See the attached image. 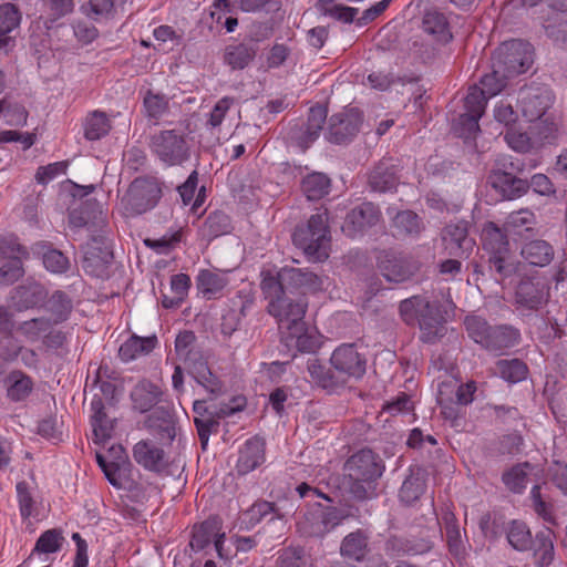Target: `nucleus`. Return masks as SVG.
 Instances as JSON below:
<instances>
[{"label":"nucleus","mask_w":567,"mask_h":567,"mask_svg":"<svg viewBox=\"0 0 567 567\" xmlns=\"http://www.w3.org/2000/svg\"><path fill=\"white\" fill-rule=\"evenodd\" d=\"M282 276L284 272L277 277L271 271H262L260 288L269 300L268 313L276 318L278 324L287 326L305 318L308 302L305 298L292 300L285 295L284 282L288 279Z\"/></svg>","instance_id":"obj_1"},{"label":"nucleus","mask_w":567,"mask_h":567,"mask_svg":"<svg viewBox=\"0 0 567 567\" xmlns=\"http://www.w3.org/2000/svg\"><path fill=\"white\" fill-rule=\"evenodd\" d=\"M384 466L368 449L351 455L344 463V473L351 481L350 491L358 498H367L373 492L372 484L382 475Z\"/></svg>","instance_id":"obj_2"},{"label":"nucleus","mask_w":567,"mask_h":567,"mask_svg":"<svg viewBox=\"0 0 567 567\" xmlns=\"http://www.w3.org/2000/svg\"><path fill=\"white\" fill-rule=\"evenodd\" d=\"M293 244L315 261L329 257L330 233L327 210L311 215L306 226L296 228Z\"/></svg>","instance_id":"obj_3"},{"label":"nucleus","mask_w":567,"mask_h":567,"mask_svg":"<svg viewBox=\"0 0 567 567\" xmlns=\"http://www.w3.org/2000/svg\"><path fill=\"white\" fill-rule=\"evenodd\" d=\"M483 248L488 254L489 269L504 279L518 270L519 264L509 249L506 234L494 223H485L482 229Z\"/></svg>","instance_id":"obj_4"},{"label":"nucleus","mask_w":567,"mask_h":567,"mask_svg":"<svg viewBox=\"0 0 567 567\" xmlns=\"http://www.w3.org/2000/svg\"><path fill=\"white\" fill-rule=\"evenodd\" d=\"M111 453L115 454L113 461H106L101 454L96 455L99 466L102 468L110 484L116 489L127 492V497L135 503H143L147 499L146 486L140 482L124 476L127 466H130L127 455L124 449L118 445L112 447Z\"/></svg>","instance_id":"obj_5"},{"label":"nucleus","mask_w":567,"mask_h":567,"mask_svg":"<svg viewBox=\"0 0 567 567\" xmlns=\"http://www.w3.org/2000/svg\"><path fill=\"white\" fill-rule=\"evenodd\" d=\"M533 63V49L522 40L502 43L493 55V72L489 75L515 76L526 72Z\"/></svg>","instance_id":"obj_6"},{"label":"nucleus","mask_w":567,"mask_h":567,"mask_svg":"<svg viewBox=\"0 0 567 567\" xmlns=\"http://www.w3.org/2000/svg\"><path fill=\"white\" fill-rule=\"evenodd\" d=\"M152 154L166 166L183 164L189 157L186 135L178 130H162L150 140Z\"/></svg>","instance_id":"obj_7"},{"label":"nucleus","mask_w":567,"mask_h":567,"mask_svg":"<svg viewBox=\"0 0 567 567\" xmlns=\"http://www.w3.org/2000/svg\"><path fill=\"white\" fill-rule=\"evenodd\" d=\"M455 306L452 300L444 302L429 301L420 303L417 323L422 331V339L426 342H434L445 331V323L454 315Z\"/></svg>","instance_id":"obj_8"},{"label":"nucleus","mask_w":567,"mask_h":567,"mask_svg":"<svg viewBox=\"0 0 567 567\" xmlns=\"http://www.w3.org/2000/svg\"><path fill=\"white\" fill-rule=\"evenodd\" d=\"M493 80H495V75L486 74L481 81V86L474 85L468 89L465 96L466 113L461 116V120L468 126L470 134L478 131V120L485 111L487 99L503 90V83L498 80L495 86H491L489 82Z\"/></svg>","instance_id":"obj_9"},{"label":"nucleus","mask_w":567,"mask_h":567,"mask_svg":"<svg viewBox=\"0 0 567 567\" xmlns=\"http://www.w3.org/2000/svg\"><path fill=\"white\" fill-rule=\"evenodd\" d=\"M161 194L162 190L156 181L138 177L131 183L122 203L131 215H141L156 206Z\"/></svg>","instance_id":"obj_10"},{"label":"nucleus","mask_w":567,"mask_h":567,"mask_svg":"<svg viewBox=\"0 0 567 567\" xmlns=\"http://www.w3.org/2000/svg\"><path fill=\"white\" fill-rule=\"evenodd\" d=\"M330 364L340 385L350 379L362 378L367 370V359L354 343H342L337 347L331 353Z\"/></svg>","instance_id":"obj_11"},{"label":"nucleus","mask_w":567,"mask_h":567,"mask_svg":"<svg viewBox=\"0 0 567 567\" xmlns=\"http://www.w3.org/2000/svg\"><path fill=\"white\" fill-rule=\"evenodd\" d=\"M362 114L357 107L344 109L329 120L327 138L334 144L350 141L360 128Z\"/></svg>","instance_id":"obj_12"},{"label":"nucleus","mask_w":567,"mask_h":567,"mask_svg":"<svg viewBox=\"0 0 567 567\" xmlns=\"http://www.w3.org/2000/svg\"><path fill=\"white\" fill-rule=\"evenodd\" d=\"M551 103L553 96L545 86H529L519 91L518 105L528 122H535L545 116Z\"/></svg>","instance_id":"obj_13"},{"label":"nucleus","mask_w":567,"mask_h":567,"mask_svg":"<svg viewBox=\"0 0 567 567\" xmlns=\"http://www.w3.org/2000/svg\"><path fill=\"white\" fill-rule=\"evenodd\" d=\"M212 542H214L218 556L223 558L225 533H221V522L218 517H210L195 525L189 545L193 550L199 551L206 548Z\"/></svg>","instance_id":"obj_14"},{"label":"nucleus","mask_w":567,"mask_h":567,"mask_svg":"<svg viewBox=\"0 0 567 567\" xmlns=\"http://www.w3.org/2000/svg\"><path fill=\"white\" fill-rule=\"evenodd\" d=\"M380 220V210L372 203H362L354 207L346 217L342 231L351 238H355L365 229L374 226Z\"/></svg>","instance_id":"obj_15"},{"label":"nucleus","mask_w":567,"mask_h":567,"mask_svg":"<svg viewBox=\"0 0 567 567\" xmlns=\"http://www.w3.org/2000/svg\"><path fill=\"white\" fill-rule=\"evenodd\" d=\"M280 329L287 330V340H295V346L299 352L316 353L322 346V336L316 328H308L303 318L298 322L281 326Z\"/></svg>","instance_id":"obj_16"},{"label":"nucleus","mask_w":567,"mask_h":567,"mask_svg":"<svg viewBox=\"0 0 567 567\" xmlns=\"http://www.w3.org/2000/svg\"><path fill=\"white\" fill-rule=\"evenodd\" d=\"M35 382L21 369L10 370L2 379V388L9 402L27 401L34 391Z\"/></svg>","instance_id":"obj_17"},{"label":"nucleus","mask_w":567,"mask_h":567,"mask_svg":"<svg viewBox=\"0 0 567 567\" xmlns=\"http://www.w3.org/2000/svg\"><path fill=\"white\" fill-rule=\"evenodd\" d=\"M190 377L199 384L210 398H217L224 393V382L213 372L209 365V354L193 359V363L187 365Z\"/></svg>","instance_id":"obj_18"},{"label":"nucleus","mask_w":567,"mask_h":567,"mask_svg":"<svg viewBox=\"0 0 567 567\" xmlns=\"http://www.w3.org/2000/svg\"><path fill=\"white\" fill-rule=\"evenodd\" d=\"M133 457L138 465L154 473H162L168 465L164 450L151 441L137 442Z\"/></svg>","instance_id":"obj_19"},{"label":"nucleus","mask_w":567,"mask_h":567,"mask_svg":"<svg viewBox=\"0 0 567 567\" xmlns=\"http://www.w3.org/2000/svg\"><path fill=\"white\" fill-rule=\"evenodd\" d=\"M266 461L265 441L259 436L248 439L239 451L236 471L239 475H246Z\"/></svg>","instance_id":"obj_20"},{"label":"nucleus","mask_w":567,"mask_h":567,"mask_svg":"<svg viewBox=\"0 0 567 567\" xmlns=\"http://www.w3.org/2000/svg\"><path fill=\"white\" fill-rule=\"evenodd\" d=\"M443 240L450 254L455 256L468 255L475 245V241L468 237L465 221L447 225L443 231Z\"/></svg>","instance_id":"obj_21"},{"label":"nucleus","mask_w":567,"mask_h":567,"mask_svg":"<svg viewBox=\"0 0 567 567\" xmlns=\"http://www.w3.org/2000/svg\"><path fill=\"white\" fill-rule=\"evenodd\" d=\"M228 284L229 279L226 272L210 269L199 270L196 277L197 290L207 300L221 297Z\"/></svg>","instance_id":"obj_22"},{"label":"nucleus","mask_w":567,"mask_h":567,"mask_svg":"<svg viewBox=\"0 0 567 567\" xmlns=\"http://www.w3.org/2000/svg\"><path fill=\"white\" fill-rule=\"evenodd\" d=\"M157 346L158 339L154 334L148 337L133 334L120 346L118 358L127 363L148 355Z\"/></svg>","instance_id":"obj_23"},{"label":"nucleus","mask_w":567,"mask_h":567,"mask_svg":"<svg viewBox=\"0 0 567 567\" xmlns=\"http://www.w3.org/2000/svg\"><path fill=\"white\" fill-rule=\"evenodd\" d=\"M548 290L544 282L524 280L516 290V302L526 309H538L547 301Z\"/></svg>","instance_id":"obj_24"},{"label":"nucleus","mask_w":567,"mask_h":567,"mask_svg":"<svg viewBox=\"0 0 567 567\" xmlns=\"http://www.w3.org/2000/svg\"><path fill=\"white\" fill-rule=\"evenodd\" d=\"M370 553L369 535L363 529L348 534L341 542L340 554L352 561H363Z\"/></svg>","instance_id":"obj_25"},{"label":"nucleus","mask_w":567,"mask_h":567,"mask_svg":"<svg viewBox=\"0 0 567 567\" xmlns=\"http://www.w3.org/2000/svg\"><path fill=\"white\" fill-rule=\"evenodd\" d=\"M83 135L84 138L94 142L105 137L111 128L112 124L106 113L100 110L89 112L83 120Z\"/></svg>","instance_id":"obj_26"},{"label":"nucleus","mask_w":567,"mask_h":567,"mask_svg":"<svg viewBox=\"0 0 567 567\" xmlns=\"http://www.w3.org/2000/svg\"><path fill=\"white\" fill-rule=\"evenodd\" d=\"M284 279L295 288L300 289L305 295L307 292H317L323 289V279L318 275L299 268L284 270Z\"/></svg>","instance_id":"obj_27"},{"label":"nucleus","mask_w":567,"mask_h":567,"mask_svg":"<svg viewBox=\"0 0 567 567\" xmlns=\"http://www.w3.org/2000/svg\"><path fill=\"white\" fill-rule=\"evenodd\" d=\"M422 25L423 30L439 42L446 43L452 39L446 17L436 10H429L424 14Z\"/></svg>","instance_id":"obj_28"},{"label":"nucleus","mask_w":567,"mask_h":567,"mask_svg":"<svg viewBox=\"0 0 567 567\" xmlns=\"http://www.w3.org/2000/svg\"><path fill=\"white\" fill-rule=\"evenodd\" d=\"M520 254L528 264L538 267L547 266L554 258L553 247L547 241L540 239L526 243Z\"/></svg>","instance_id":"obj_29"},{"label":"nucleus","mask_w":567,"mask_h":567,"mask_svg":"<svg viewBox=\"0 0 567 567\" xmlns=\"http://www.w3.org/2000/svg\"><path fill=\"white\" fill-rule=\"evenodd\" d=\"M190 278L186 274H177L171 278V296L163 295L162 306L166 309L181 307L188 295Z\"/></svg>","instance_id":"obj_30"},{"label":"nucleus","mask_w":567,"mask_h":567,"mask_svg":"<svg viewBox=\"0 0 567 567\" xmlns=\"http://www.w3.org/2000/svg\"><path fill=\"white\" fill-rule=\"evenodd\" d=\"M331 179L323 173L308 174L301 182V190L308 200H319L329 194Z\"/></svg>","instance_id":"obj_31"},{"label":"nucleus","mask_w":567,"mask_h":567,"mask_svg":"<svg viewBox=\"0 0 567 567\" xmlns=\"http://www.w3.org/2000/svg\"><path fill=\"white\" fill-rule=\"evenodd\" d=\"M91 423L93 427V433L96 440L103 442L111 437L112 434V425L107 420V415L105 412V406L102 398L94 396L91 401Z\"/></svg>","instance_id":"obj_32"},{"label":"nucleus","mask_w":567,"mask_h":567,"mask_svg":"<svg viewBox=\"0 0 567 567\" xmlns=\"http://www.w3.org/2000/svg\"><path fill=\"white\" fill-rule=\"evenodd\" d=\"M256 53L257 48L254 44L228 45L225 51V62L234 70H241L254 60Z\"/></svg>","instance_id":"obj_33"},{"label":"nucleus","mask_w":567,"mask_h":567,"mask_svg":"<svg viewBox=\"0 0 567 567\" xmlns=\"http://www.w3.org/2000/svg\"><path fill=\"white\" fill-rule=\"evenodd\" d=\"M113 255L107 247H89L84 252L83 268L86 272L100 276L110 264Z\"/></svg>","instance_id":"obj_34"},{"label":"nucleus","mask_w":567,"mask_h":567,"mask_svg":"<svg viewBox=\"0 0 567 567\" xmlns=\"http://www.w3.org/2000/svg\"><path fill=\"white\" fill-rule=\"evenodd\" d=\"M63 532L60 528H51L43 532L35 542L29 559L34 555L55 554L61 550L64 544Z\"/></svg>","instance_id":"obj_35"},{"label":"nucleus","mask_w":567,"mask_h":567,"mask_svg":"<svg viewBox=\"0 0 567 567\" xmlns=\"http://www.w3.org/2000/svg\"><path fill=\"white\" fill-rule=\"evenodd\" d=\"M519 332L512 327H494L484 346L485 349L497 351L517 344Z\"/></svg>","instance_id":"obj_36"},{"label":"nucleus","mask_w":567,"mask_h":567,"mask_svg":"<svg viewBox=\"0 0 567 567\" xmlns=\"http://www.w3.org/2000/svg\"><path fill=\"white\" fill-rule=\"evenodd\" d=\"M196 336L193 331H182L175 340V351L177 355L185 361L187 365L193 363V359H198L207 354L195 347Z\"/></svg>","instance_id":"obj_37"},{"label":"nucleus","mask_w":567,"mask_h":567,"mask_svg":"<svg viewBox=\"0 0 567 567\" xmlns=\"http://www.w3.org/2000/svg\"><path fill=\"white\" fill-rule=\"evenodd\" d=\"M131 396L135 409L147 412L159 401L161 391L152 383H142L134 388Z\"/></svg>","instance_id":"obj_38"},{"label":"nucleus","mask_w":567,"mask_h":567,"mask_svg":"<svg viewBox=\"0 0 567 567\" xmlns=\"http://www.w3.org/2000/svg\"><path fill=\"white\" fill-rule=\"evenodd\" d=\"M308 372L312 381L323 389H334L339 386L336 371L323 365L318 359H310L307 364Z\"/></svg>","instance_id":"obj_39"},{"label":"nucleus","mask_w":567,"mask_h":567,"mask_svg":"<svg viewBox=\"0 0 567 567\" xmlns=\"http://www.w3.org/2000/svg\"><path fill=\"white\" fill-rule=\"evenodd\" d=\"M50 321L51 319L45 317L32 318L20 322L17 331L25 341L34 343L42 340L44 333L49 332Z\"/></svg>","instance_id":"obj_40"},{"label":"nucleus","mask_w":567,"mask_h":567,"mask_svg":"<svg viewBox=\"0 0 567 567\" xmlns=\"http://www.w3.org/2000/svg\"><path fill=\"white\" fill-rule=\"evenodd\" d=\"M529 549H533L535 564L539 567L549 565L554 559V545L549 532L536 535Z\"/></svg>","instance_id":"obj_41"},{"label":"nucleus","mask_w":567,"mask_h":567,"mask_svg":"<svg viewBox=\"0 0 567 567\" xmlns=\"http://www.w3.org/2000/svg\"><path fill=\"white\" fill-rule=\"evenodd\" d=\"M530 123V134L534 136L536 146L551 143L557 138L558 124L549 116L545 115L540 120Z\"/></svg>","instance_id":"obj_42"},{"label":"nucleus","mask_w":567,"mask_h":567,"mask_svg":"<svg viewBox=\"0 0 567 567\" xmlns=\"http://www.w3.org/2000/svg\"><path fill=\"white\" fill-rule=\"evenodd\" d=\"M328 115V111L322 105H315L309 110L306 131L303 133V142L306 144L312 143L319 137Z\"/></svg>","instance_id":"obj_43"},{"label":"nucleus","mask_w":567,"mask_h":567,"mask_svg":"<svg viewBox=\"0 0 567 567\" xmlns=\"http://www.w3.org/2000/svg\"><path fill=\"white\" fill-rule=\"evenodd\" d=\"M74 10L73 0H44L43 13L45 24L58 22L60 19L71 14Z\"/></svg>","instance_id":"obj_44"},{"label":"nucleus","mask_w":567,"mask_h":567,"mask_svg":"<svg viewBox=\"0 0 567 567\" xmlns=\"http://www.w3.org/2000/svg\"><path fill=\"white\" fill-rule=\"evenodd\" d=\"M496 373L511 383H516L526 378L527 368L524 362L514 360H499L496 364Z\"/></svg>","instance_id":"obj_45"},{"label":"nucleus","mask_w":567,"mask_h":567,"mask_svg":"<svg viewBox=\"0 0 567 567\" xmlns=\"http://www.w3.org/2000/svg\"><path fill=\"white\" fill-rule=\"evenodd\" d=\"M445 522V536L449 550L455 557H461L465 553V546L462 539V534L458 525L453 515H446Z\"/></svg>","instance_id":"obj_46"},{"label":"nucleus","mask_w":567,"mask_h":567,"mask_svg":"<svg viewBox=\"0 0 567 567\" xmlns=\"http://www.w3.org/2000/svg\"><path fill=\"white\" fill-rule=\"evenodd\" d=\"M143 105L147 117L157 122L168 111V99L162 93L147 91L143 100Z\"/></svg>","instance_id":"obj_47"},{"label":"nucleus","mask_w":567,"mask_h":567,"mask_svg":"<svg viewBox=\"0 0 567 567\" xmlns=\"http://www.w3.org/2000/svg\"><path fill=\"white\" fill-rule=\"evenodd\" d=\"M507 539L511 546L517 550L529 549L534 539L530 530L522 522H512L507 532Z\"/></svg>","instance_id":"obj_48"},{"label":"nucleus","mask_w":567,"mask_h":567,"mask_svg":"<svg viewBox=\"0 0 567 567\" xmlns=\"http://www.w3.org/2000/svg\"><path fill=\"white\" fill-rule=\"evenodd\" d=\"M529 464H518L503 474L504 484L513 492L520 493L527 485Z\"/></svg>","instance_id":"obj_49"},{"label":"nucleus","mask_w":567,"mask_h":567,"mask_svg":"<svg viewBox=\"0 0 567 567\" xmlns=\"http://www.w3.org/2000/svg\"><path fill=\"white\" fill-rule=\"evenodd\" d=\"M369 185L373 192L384 193L390 188V162L383 158L370 173Z\"/></svg>","instance_id":"obj_50"},{"label":"nucleus","mask_w":567,"mask_h":567,"mask_svg":"<svg viewBox=\"0 0 567 567\" xmlns=\"http://www.w3.org/2000/svg\"><path fill=\"white\" fill-rule=\"evenodd\" d=\"M16 493L20 516L23 520L29 519L34 512V499L29 484L25 481L18 482Z\"/></svg>","instance_id":"obj_51"},{"label":"nucleus","mask_w":567,"mask_h":567,"mask_svg":"<svg viewBox=\"0 0 567 567\" xmlns=\"http://www.w3.org/2000/svg\"><path fill=\"white\" fill-rule=\"evenodd\" d=\"M44 268L52 274H64L70 267V261L64 254L58 249L49 247L42 254Z\"/></svg>","instance_id":"obj_52"},{"label":"nucleus","mask_w":567,"mask_h":567,"mask_svg":"<svg viewBox=\"0 0 567 567\" xmlns=\"http://www.w3.org/2000/svg\"><path fill=\"white\" fill-rule=\"evenodd\" d=\"M464 323L468 336L476 343L484 347L493 327H489L484 319L476 316L466 317Z\"/></svg>","instance_id":"obj_53"},{"label":"nucleus","mask_w":567,"mask_h":567,"mask_svg":"<svg viewBox=\"0 0 567 567\" xmlns=\"http://www.w3.org/2000/svg\"><path fill=\"white\" fill-rule=\"evenodd\" d=\"M504 138L508 146L517 152H527L536 146L533 134L528 135L526 132H522L517 125L507 128Z\"/></svg>","instance_id":"obj_54"},{"label":"nucleus","mask_w":567,"mask_h":567,"mask_svg":"<svg viewBox=\"0 0 567 567\" xmlns=\"http://www.w3.org/2000/svg\"><path fill=\"white\" fill-rule=\"evenodd\" d=\"M24 258H11L0 267V286H11L24 276Z\"/></svg>","instance_id":"obj_55"},{"label":"nucleus","mask_w":567,"mask_h":567,"mask_svg":"<svg viewBox=\"0 0 567 567\" xmlns=\"http://www.w3.org/2000/svg\"><path fill=\"white\" fill-rule=\"evenodd\" d=\"M0 258H29V250L14 235L0 236Z\"/></svg>","instance_id":"obj_56"},{"label":"nucleus","mask_w":567,"mask_h":567,"mask_svg":"<svg viewBox=\"0 0 567 567\" xmlns=\"http://www.w3.org/2000/svg\"><path fill=\"white\" fill-rule=\"evenodd\" d=\"M274 512V503L267 501H257L244 513L243 519L250 526H255L259 524L265 517L272 515Z\"/></svg>","instance_id":"obj_57"},{"label":"nucleus","mask_w":567,"mask_h":567,"mask_svg":"<svg viewBox=\"0 0 567 567\" xmlns=\"http://www.w3.org/2000/svg\"><path fill=\"white\" fill-rule=\"evenodd\" d=\"M3 116L9 124H24L27 122L28 113L25 109L18 104L11 103L8 99L0 100V116Z\"/></svg>","instance_id":"obj_58"},{"label":"nucleus","mask_w":567,"mask_h":567,"mask_svg":"<svg viewBox=\"0 0 567 567\" xmlns=\"http://www.w3.org/2000/svg\"><path fill=\"white\" fill-rule=\"evenodd\" d=\"M21 14L13 3L0 4V30L11 32L19 27Z\"/></svg>","instance_id":"obj_59"},{"label":"nucleus","mask_w":567,"mask_h":567,"mask_svg":"<svg viewBox=\"0 0 567 567\" xmlns=\"http://www.w3.org/2000/svg\"><path fill=\"white\" fill-rule=\"evenodd\" d=\"M423 493V482L419 475L409 476L400 489V498L404 503L416 501Z\"/></svg>","instance_id":"obj_60"},{"label":"nucleus","mask_w":567,"mask_h":567,"mask_svg":"<svg viewBox=\"0 0 567 567\" xmlns=\"http://www.w3.org/2000/svg\"><path fill=\"white\" fill-rule=\"evenodd\" d=\"M323 10L330 18L344 23L352 22L358 13V9L334 3L333 1H327L323 4Z\"/></svg>","instance_id":"obj_61"},{"label":"nucleus","mask_w":567,"mask_h":567,"mask_svg":"<svg viewBox=\"0 0 567 567\" xmlns=\"http://www.w3.org/2000/svg\"><path fill=\"white\" fill-rule=\"evenodd\" d=\"M233 103L231 97L224 96L220 99L209 112L206 126L210 130L219 127Z\"/></svg>","instance_id":"obj_62"},{"label":"nucleus","mask_w":567,"mask_h":567,"mask_svg":"<svg viewBox=\"0 0 567 567\" xmlns=\"http://www.w3.org/2000/svg\"><path fill=\"white\" fill-rule=\"evenodd\" d=\"M278 567H306L303 549L300 547L282 549L278 557Z\"/></svg>","instance_id":"obj_63"},{"label":"nucleus","mask_w":567,"mask_h":567,"mask_svg":"<svg viewBox=\"0 0 567 567\" xmlns=\"http://www.w3.org/2000/svg\"><path fill=\"white\" fill-rule=\"evenodd\" d=\"M394 224L398 230L404 234H415L421 229L417 215L410 210L399 213L395 216Z\"/></svg>","instance_id":"obj_64"}]
</instances>
